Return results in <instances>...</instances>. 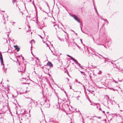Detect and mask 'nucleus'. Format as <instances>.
<instances>
[{
  "mask_svg": "<svg viewBox=\"0 0 123 123\" xmlns=\"http://www.w3.org/2000/svg\"><path fill=\"white\" fill-rule=\"evenodd\" d=\"M0 59L1 61V65H4V64L3 62V58L2 54L1 52L0 51Z\"/></svg>",
  "mask_w": 123,
  "mask_h": 123,
  "instance_id": "obj_1",
  "label": "nucleus"
},
{
  "mask_svg": "<svg viewBox=\"0 0 123 123\" xmlns=\"http://www.w3.org/2000/svg\"><path fill=\"white\" fill-rule=\"evenodd\" d=\"M47 66H49L50 67H53V65L52 64L51 62L49 61L47 64Z\"/></svg>",
  "mask_w": 123,
  "mask_h": 123,
  "instance_id": "obj_2",
  "label": "nucleus"
},
{
  "mask_svg": "<svg viewBox=\"0 0 123 123\" xmlns=\"http://www.w3.org/2000/svg\"><path fill=\"white\" fill-rule=\"evenodd\" d=\"M14 47L15 48V49L17 50V52H18L19 51L20 49V48L18 47V46L17 45H14Z\"/></svg>",
  "mask_w": 123,
  "mask_h": 123,
  "instance_id": "obj_3",
  "label": "nucleus"
},
{
  "mask_svg": "<svg viewBox=\"0 0 123 123\" xmlns=\"http://www.w3.org/2000/svg\"><path fill=\"white\" fill-rule=\"evenodd\" d=\"M23 68L22 67H20L18 68V71L19 72H23Z\"/></svg>",
  "mask_w": 123,
  "mask_h": 123,
  "instance_id": "obj_4",
  "label": "nucleus"
},
{
  "mask_svg": "<svg viewBox=\"0 0 123 123\" xmlns=\"http://www.w3.org/2000/svg\"><path fill=\"white\" fill-rule=\"evenodd\" d=\"M27 98L29 99V100L30 101V102L31 103V101H33V102L35 104V103L36 102H35V101H34L32 99L29 98Z\"/></svg>",
  "mask_w": 123,
  "mask_h": 123,
  "instance_id": "obj_5",
  "label": "nucleus"
},
{
  "mask_svg": "<svg viewBox=\"0 0 123 123\" xmlns=\"http://www.w3.org/2000/svg\"><path fill=\"white\" fill-rule=\"evenodd\" d=\"M71 60L74 61V62H75V63L76 64H77V62H78L73 57L71 59Z\"/></svg>",
  "mask_w": 123,
  "mask_h": 123,
  "instance_id": "obj_6",
  "label": "nucleus"
},
{
  "mask_svg": "<svg viewBox=\"0 0 123 123\" xmlns=\"http://www.w3.org/2000/svg\"><path fill=\"white\" fill-rule=\"evenodd\" d=\"M93 4H94V9H95V10L96 11V13H97L98 16H99V14H98V12L97 11V9L95 8V5H94V3H93Z\"/></svg>",
  "mask_w": 123,
  "mask_h": 123,
  "instance_id": "obj_7",
  "label": "nucleus"
},
{
  "mask_svg": "<svg viewBox=\"0 0 123 123\" xmlns=\"http://www.w3.org/2000/svg\"><path fill=\"white\" fill-rule=\"evenodd\" d=\"M110 101H111V102L112 104H114V103H116V102L114 100L112 101L111 100H110Z\"/></svg>",
  "mask_w": 123,
  "mask_h": 123,
  "instance_id": "obj_8",
  "label": "nucleus"
},
{
  "mask_svg": "<svg viewBox=\"0 0 123 123\" xmlns=\"http://www.w3.org/2000/svg\"><path fill=\"white\" fill-rule=\"evenodd\" d=\"M3 65V69L5 71L6 70L7 68H5V67L4 66V65Z\"/></svg>",
  "mask_w": 123,
  "mask_h": 123,
  "instance_id": "obj_9",
  "label": "nucleus"
},
{
  "mask_svg": "<svg viewBox=\"0 0 123 123\" xmlns=\"http://www.w3.org/2000/svg\"><path fill=\"white\" fill-rule=\"evenodd\" d=\"M75 20L77 21L78 23H81L80 21L77 18ZM80 25H81V24Z\"/></svg>",
  "mask_w": 123,
  "mask_h": 123,
  "instance_id": "obj_10",
  "label": "nucleus"
},
{
  "mask_svg": "<svg viewBox=\"0 0 123 123\" xmlns=\"http://www.w3.org/2000/svg\"><path fill=\"white\" fill-rule=\"evenodd\" d=\"M73 18L75 19V20L77 18V17L76 16V15H74L72 17Z\"/></svg>",
  "mask_w": 123,
  "mask_h": 123,
  "instance_id": "obj_11",
  "label": "nucleus"
},
{
  "mask_svg": "<svg viewBox=\"0 0 123 123\" xmlns=\"http://www.w3.org/2000/svg\"><path fill=\"white\" fill-rule=\"evenodd\" d=\"M80 72L82 74H83V75L85 76L86 75L85 74L84 72L82 71H80Z\"/></svg>",
  "mask_w": 123,
  "mask_h": 123,
  "instance_id": "obj_12",
  "label": "nucleus"
},
{
  "mask_svg": "<svg viewBox=\"0 0 123 123\" xmlns=\"http://www.w3.org/2000/svg\"><path fill=\"white\" fill-rule=\"evenodd\" d=\"M54 26L55 27V29L56 30V27H59V26H58V25H54Z\"/></svg>",
  "mask_w": 123,
  "mask_h": 123,
  "instance_id": "obj_13",
  "label": "nucleus"
},
{
  "mask_svg": "<svg viewBox=\"0 0 123 123\" xmlns=\"http://www.w3.org/2000/svg\"><path fill=\"white\" fill-rule=\"evenodd\" d=\"M111 43L110 41H108V46H109L110 44Z\"/></svg>",
  "mask_w": 123,
  "mask_h": 123,
  "instance_id": "obj_14",
  "label": "nucleus"
},
{
  "mask_svg": "<svg viewBox=\"0 0 123 123\" xmlns=\"http://www.w3.org/2000/svg\"><path fill=\"white\" fill-rule=\"evenodd\" d=\"M109 62L110 61H108V60H107V58H106V59H105V62H104L105 63H106V62Z\"/></svg>",
  "mask_w": 123,
  "mask_h": 123,
  "instance_id": "obj_15",
  "label": "nucleus"
},
{
  "mask_svg": "<svg viewBox=\"0 0 123 123\" xmlns=\"http://www.w3.org/2000/svg\"><path fill=\"white\" fill-rule=\"evenodd\" d=\"M67 55L68 57H69L71 59H72L73 58V57L71 56H70V55Z\"/></svg>",
  "mask_w": 123,
  "mask_h": 123,
  "instance_id": "obj_16",
  "label": "nucleus"
},
{
  "mask_svg": "<svg viewBox=\"0 0 123 123\" xmlns=\"http://www.w3.org/2000/svg\"><path fill=\"white\" fill-rule=\"evenodd\" d=\"M104 21L107 23V24H108L109 22L106 19H104Z\"/></svg>",
  "mask_w": 123,
  "mask_h": 123,
  "instance_id": "obj_17",
  "label": "nucleus"
},
{
  "mask_svg": "<svg viewBox=\"0 0 123 123\" xmlns=\"http://www.w3.org/2000/svg\"><path fill=\"white\" fill-rule=\"evenodd\" d=\"M80 28H81V31H82V32H83V33H85V34H87V35H89V36H90V35H89V34H88L87 33H84V32H83V31L82 30V27H80Z\"/></svg>",
  "mask_w": 123,
  "mask_h": 123,
  "instance_id": "obj_18",
  "label": "nucleus"
},
{
  "mask_svg": "<svg viewBox=\"0 0 123 123\" xmlns=\"http://www.w3.org/2000/svg\"><path fill=\"white\" fill-rule=\"evenodd\" d=\"M74 43L76 45L77 47L79 48L80 49V47L76 43Z\"/></svg>",
  "mask_w": 123,
  "mask_h": 123,
  "instance_id": "obj_19",
  "label": "nucleus"
},
{
  "mask_svg": "<svg viewBox=\"0 0 123 123\" xmlns=\"http://www.w3.org/2000/svg\"><path fill=\"white\" fill-rule=\"evenodd\" d=\"M12 0L13 4H14L15 2L16 1V0Z\"/></svg>",
  "mask_w": 123,
  "mask_h": 123,
  "instance_id": "obj_20",
  "label": "nucleus"
},
{
  "mask_svg": "<svg viewBox=\"0 0 123 123\" xmlns=\"http://www.w3.org/2000/svg\"><path fill=\"white\" fill-rule=\"evenodd\" d=\"M109 88V89H112V90H113L114 91H115V90H116V89H114L113 88Z\"/></svg>",
  "mask_w": 123,
  "mask_h": 123,
  "instance_id": "obj_21",
  "label": "nucleus"
},
{
  "mask_svg": "<svg viewBox=\"0 0 123 123\" xmlns=\"http://www.w3.org/2000/svg\"><path fill=\"white\" fill-rule=\"evenodd\" d=\"M99 55L101 56H102V58L103 59H106V58H105V57H104L103 56H102V55Z\"/></svg>",
  "mask_w": 123,
  "mask_h": 123,
  "instance_id": "obj_22",
  "label": "nucleus"
},
{
  "mask_svg": "<svg viewBox=\"0 0 123 123\" xmlns=\"http://www.w3.org/2000/svg\"><path fill=\"white\" fill-rule=\"evenodd\" d=\"M76 64L78 65L80 67L81 66L80 64L78 63V62H77Z\"/></svg>",
  "mask_w": 123,
  "mask_h": 123,
  "instance_id": "obj_23",
  "label": "nucleus"
},
{
  "mask_svg": "<svg viewBox=\"0 0 123 123\" xmlns=\"http://www.w3.org/2000/svg\"><path fill=\"white\" fill-rule=\"evenodd\" d=\"M46 4L47 5V6L48 7H49V6H48V3L46 2Z\"/></svg>",
  "mask_w": 123,
  "mask_h": 123,
  "instance_id": "obj_24",
  "label": "nucleus"
},
{
  "mask_svg": "<svg viewBox=\"0 0 123 123\" xmlns=\"http://www.w3.org/2000/svg\"><path fill=\"white\" fill-rule=\"evenodd\" d=\"M70 15L71 17H73V16H74V15L73 14H72L71 13V14H69Z\"/></svg>",
  "mask_w": 123,
  "mask_h": 123,
  "instance_id": "obj_25",
  "label": "nucleus"
},
{
  "mask_svg": "<svg viewBox=\"0 0 123 123\" xmlns=\"http://www.w3.org/2000/svg\"><path fill=\"white\" fill-rule=\"evenodd\" d=\"M36 105H38V104H37V102H36L35 103V104H34Z\"/></svg>",
  "mask_w": 123,
  "mask_h": 123,
  "instance_id": "obj_26",
  "label": "nucleus"
},
{
  "mask_svg": "<svg viewBox=\"0 0 123 123\" xmlns=\"http://www.w3.org/2000/svg\"><path fill=\"white\" fill-rule=\"evenodd\" d=\"M92 104H93V105H96L98 104H96L95 103H92Z\"/></svg>",
  "mask_w": 123,
  "mask_h": 123,
  "instance_id": "obj_27",
  "label": "nucleus"
},
{
  "mask_svg": "<svg viewBox=\"0 0 123 123\" xmlns=\"http://www.w3.org/2000/svg\"><path fill=\"white\" fill-rule=\"evenodd\" d=\"M21 56L22 57V58L23 60H24V57L22 56V55H21Z\"/></svg>",
  "mask_w": 123,
  "mask_h": 123,
  "instance_id": "obj_28",
  "label": "nucleus"
},
{
  "mask_svg": "<svg viewBox=\"0 0 123 123\" xmlns=\"http://www.w3.org/2000/svg\"><path fill=\"white\" fill-rule=\"evenodd\" d=\"M80 41L81 42V43L82 44L83 42H82V40L81 39H80Z\"/></svg>",
  "mask_w": 123,
  "mask_h": 123,
  "instance_id": "obj_29",
  "label": "nucleus"
},
{
  "mask_svg": "<svg viewBox=\"0 0 123 123\" xmlns=\"http://www.w3.org/2000/svg\"><path fill=\"white\" fill-rule=\"evenodd\" d=\"M62 101L63 102H66V101L65 100H62Z\"/></svg>",
  "mask_w": 123,
  "mask_h": 123,
  "instance_id": "obj_30",
  "label": "nucleus"
},
{
  "mask_svg": "<svg viewBox=\"0 0 123 123\" xmlns=\"http://www.w3.org/2000/svg\"><path fill=\"white\" fill-rule=\"evenodd\" d=\"M80 67L82 69H84V68L82 66H80Z\"/></svg>",
  "mask_w": 123,
  "mask_h": 123,
  "instance_id": "obj_31",
  "label": "nucleus"
},
{
  "mask_svg": "<svg viewBox=\"0 0 123 123\" xmlns=\"http://www.w3.org/2000/svg\"><path fill=\"white\" fill-rule=\"evenodd\" d=\"M60 40L61 41H64L63 39H61Z\"/></svg>",
  "mask_w": 123,
  "mask_h": 123,
  "instance_id": "obj_32",
  "label": "nucleus"
},
{
  "mask_svg": "<svg viewBox=\"0 0 123 123\" xmlns=\"http://www.w3.org/2000/svg\"><path fill=\"white\" fill-rule=\"evenodd\" d=\"M100 18L102 19V20H104V19L103 18H102L101 17Z\"/></svg>",
  "mask_w": 123,
  "mask_h": 123,
  "instance_id": "obj_33",
  "label": "nucleus"
},
{
  "mask_svg": "<svg viewBox=\"0 0 123 123\" xmlns=\"http://www.w3.org/2000/svg\"><path fill=\"white\" fill-rule=\"evenodd\" d=\"M75 81L77 82H78V80H77V79H76L75 80Z\"/></svg>",
  "mask_w": 123,
  "mask_h": 123,
  "instance_id": "obj_34",
  "label": "nucleus"
},
{
  "mask_svg": "<svg viewBox=\"0 0 123 123\" xmlns=\"http://www.w3.org/2000/svg\"><path fill=\"white\" fill-rule=\"evenodd\" d=\"M89 102H90V103H91V101L89 99Z\"/></svg>",
  "mask_w": 123,
  "mask_h": 123,
  "instance_id": "obj_35",
  "label": "nucleus"
},
{
  "mask_svg": "<svg viewBox=\"0 0 123 123\" xmlns=\"http://www.w3.org/2000/svg\"><path fill=\"white\" fill-rule=\"evenodd\" d=\"M78 83H79V84H82L80 82H79L78 81Z\"/></svg>",
  "mask_w": 123,
  "mask_h": 123,
  "instance_id": "obj_36",
  "label": "nucleus"
},
{
  "mask_svg": "<svg viewBox=\"0 0 123 123\" xmlns=\"http://www.w3.org/2000/svg\"><path fill=\"white\" fill-rule=\"evenodd\" d=\"M43 101L44 102H45L46 101V100H43Z\"/></svg>",
  "mask_w": 123,
  "mask_h": 123,
  "instance_id": "obj_37",
  "label": "nucleus"
},
{
  "mask_svg": "<svg viewBox=\"0 0 123 123\" xmlns=\"http://www.w3.org/2000/svg\"><path fill=\"white\" fill-rule=\"evenodd\" d=\"M90 105H93V104H92H92H90Z\"/></svg>",
  "mask_w": 123,
  "mask_h": 123,
  "instance_id": "obj_38",
  "label": "nucleus"
},
{
  "mask_svg": "<svg viewBox=\"0 0 123 123\" xmlns=\"http://www.w3.org/2000/svg\"><path fill=\"white\" fill-rule=\"evenodd\" d=\"M102 112L104 113H105V111H103Z\"/></svg>",
  "mask_w": 123,
  "mask_h": 123,
  "instance_id": "obj_39",
  "label": "nucleus"
},
{
  "mask_svg": "<svg viewBox=\"0 0 123 123\" xmlns=\"http://www.w3.org/2000/svg\"><path fill=\"white\" fill-rule=\"evenodd\" d=\"M66 79H67L68 81L69 80V79L68 78H66Z\"/></svg>",
  "mask_w": 123,
  "mask_h": 123,
  "instance_id": "obj_40",
  "label": "nucleus"
},
{
  "mask_svg": "<svg viewBox=\"0 0 123 123\" xmlns=\"http://www.w3.org/2000/svg\"><path fill=\"white\" fill-rule=\"evenodd\" d=\"M58 39H59L60 40H61V39H60V38H59V37H58Z\"/></svg>",
  "mask_w": 123,
  "mask_h": 123,
  "instance_id": "obj_41",
  "label": "nucleus"
},
{
  "mask_svg": "<svg viewBox=\"0 0 123 123\" xmlns=\"http://www.w3.org/2000/svg\"><path fill=\"white\" fill-rule=\"evenodd\" d=\"M58 39H59L60 40H61V39H60V38H59V37H58Z\"/></svg>",
  "mask_w": 123,
  "mask_h": 123,
  "instance_id": "obj_42",
  "label": "nucleus"
},
{
  "mask_svg": "<svg viewBox=\"0 0 123 123\" xmlns=\"http://www.w3.org/2000/svg\"><path fill=\"white\" fill-rule=\"evenodd\" d=\"M98 118L99 119H100L101 118V117H98Z\"/></svg>",
  "mask_w": 123,
  "mask_h": 123,
  "instance_id": "obj_43",
  "label": "nucleus"
},
{
  "mask_svg": "<svg viewBox=\"0 0 123 123\" xmlns=\"http://www.w3.org/2000/svg\"><path fill=\"white\" fill-rule=\"evenodd\" d=\"M106 58L107 59V60H109V59L108 58Z\"/></svg>",
  "mask_w": 123,
  "mask_h": 123,
  "instance_id": "obj_44",
  "label": "nucleus"
},
{
  "mask_svg": "<svg viewBox=\"0 0 123 123\" xmlns=\"http://www.w3.org/2000/svg\"><path fill=\"white\" fill-rule=\"evenodd\" d=\"M64 92L65 93V94H66V92L65 91H64Z\"/></svg>",
  "mask_w": 123,
  "mask_h": 123,
  "instance_id": "obj_45",
  "label": "nucleus"
},
{
  "mask_svg": "<svg viewBox=\"0 0 123 123\" xmlns=\"http://www.w3.org/2000/svg\"><path fill=\"white\" fill-rule=\"evenodd\" d=\"M24 65L25 66V68H26V66H25V64H24Z\"/></svg>",
  "mask_w": 123,
  "mask_h": 123,
  "instance_id": "obj_46",
  "label": "nucleus"
},
{
  "mask_svg": "<svg viewBox=\"0 0 123 123\" xmlns=\"http://www.w3.org/2000/svg\"><path fill=\"white\" fill-rule=\"evenodd\" d=\"M39 36H40V37L41 38H42V37L41 36H40V35H39Z\"/></svg>",
  "mask_w": 123,
  "mask_h": 123,
  "instance_id": "obj_47",
  "label": "nucleus"
},
{
  "mask_svg": "<svg viewBox=\"0 0 123 123\" xmlns=\"http://www.w3.org/2000/svg\"><path fill=\"white\" fill-rule=\"evenodd\" d=\"M60 88L61 89V90H63V89H62V88H60Z\"/></svg>",
  "mask_w": 123,
  "mask_h": 123,
  "instance_id": "obj_48",
  "label": "nucleus"
},
{
  "mask_svg": "<svg viewBox=\"0 0 123 123\" xmlns=\"http://www.w3.org/2000/svg\"><path fill=\"white\" fill-rule=\"evenodd\" d=\"M115 82L116 83H117V82L116 81H115Z\"/></svg>",
  "mask_w": 123,
  "mask_h": 123,
  "instance_id": "obj_49",
  "label": "nucleus"
},
{
  "mask_svg": "<svg viewBox=\"0 0 123 123\" xmlns=\"http://www.w3.org/2000/svg\"><path fill=\"white\" fill-rule=\"evenodd\" d=\"M99 110H101V109L100 108H99Z\"/></svg>",
  "mask_w": 123,
  "mask_h": 123,
  "instance_id": "obj_50",
  "label": "nucleus"
},
{
  "mask_svg": "<svg viewBox=\"0 0 123 123\" xmlns=\"http://www.w3.org/2000/svg\"><path fill=\"white\" fill-rule=\"evenodd\" d=\"M12 23H13V24H15V22H12Z\"/></svg>",
  "mask_w": 123,
  "mask_h": 123,
  "instance_id": "obj_51",
  "label": "nucleus"
},
{
  "mask_svg": "<svg viewBox=\"0 0 123 123\" xmlns=\"http://www.w3.org/2000/svg\"><path fill=\"white\" fill-rule=\"evenodd\" d=\"M39 8H40L41 9V7H39Z\"/></svg>",
  "mask_w": 123,
  "mask_h": 123,
  "instance_id": "obj_52",
  "label": "nucleus"
},
{
  "mask_svg": "<svg viewBox=\"0 0 123 123\" xmlns=\"http://www.w3.org/2000/svg\"><path fill=\"white\" fill-rule=\"evenodd\" d=\"M70 89H71V86H70Z\"/></svg>",
  "mask_w": 123,
  "mask_h": 123,
  "instance_id": "obj_53",
  "label": "nucleus"
},
{
  "mask_svg": "<svg viewBox=\"0 0 123 123\" xmlns=\"http://www.w3.org/2000/svg\"><path fill=\"white\" fill-rule=\"evenodd\" d=\"M31 53L32 54V55H33V54L32 53V51L31 52Z\"/></svg>",
  "mask_w": 123,
  "mask_h": 123,
  "instance_id": "obj_54",
  "label": "nucleus"
},
{
  "mask_svg": "<svg viewBox=\"0 0 123 123\" xmlns=\"http://www.w3.org/2000/svg\"><path fill=\"white\" fill-rule=\"evenodd\" d=\"M3 17L4 18V19H3V20L4 21V16H3Z\"/></svg>",
  "mask_w": 123,
  "mask_h": 123,
  "instance_id": "obj_55",
  "label": "nucleus"
},
{
  "mask_svg": "<svg viewBox=\"0 0 123 123\" xmlns=\"http://www.w3.org/2000/svg\"><path fill=\"white\" fill-rule=\"evenodd\" d=\"M111 63L112 64H113V63L112 62H111Z\"/></svg>",
  "mask_w": 123,
  "mask_h": 123,
  "instance_id": "obj_56",
  "label": "nucleus"
},
{
  "mask_svg": "<svg viewBox=\"0 0 123 123\" xmlns=\"http://www.w3.org/2000/svg\"><path fill=\"white\" fill-rule=\"evenodd\" d=\"M4 24H6V22L5 21L4 22Z\"/></svg>",
  "mask_w": 123,
  "mask_h": 123,
  "instance_id": "obj_57",
  "label": "nucleus"
},
{
  "mask_svg": "<svg viewBox=\"0 0 123 123\" xmlns=\"http://www.w3.org/2000/svg\"><path fill=\"white\" fill-rule=\"evenodd\" d=\"M75 33V34L77 35V33Z\"/></svg>",
  "mask_w": 123,
  "mask_h": 123,
  "instance_id": "obj_58",
  "label": "nucleus"
},
{
  "mask_svg": "<svg viewBox=\"0 0 123 123\" xmlns=\"http://www.w3.org/2000/svg\"><path fill=\"white\" fill-rule=\"evenodd\" d=\"M46 44L48 46V44Z\"/></svg>",
  "mask_w": 123,
  "mask_h": 123,
  "instance_id": "obj_59",
  "label": "nucleus"
},
{
  "mask_svg": "<svg viewBox=\"0 0 123 123\" xmlns=\"http://www.w3.org/2000/svg\"><path fill=\"white\" fill-rule=\"evenodd\" d=\"M98 57H99V58H101H101L100 57H99V56H98Z\"/></svg>",
  "mask_w": 123,
  "mask_h": 123,
  "instance_id": "obj_60",
  "label": "nucleus"
},
{
  "mask_svg": "<svg viewBox=\"0 0 123 123\" xmlns=\"http://www.w3.org/2000/svg\"><path fill=\"white\" fill-rule=\"evenodd\" d=\"M118 105V107H120V106H119V105Z\"/></svg>",
  "mask_w": 123,
  "mask_h": 123,
  "instance_id": "obj_61",
  "label": "nucleus"
},
{
  "mask_svg": "<svg viewBox=\"0 0 123 123\" xmlns=\"http://www.w3.org/2000/svg\"><path fill=\"white\" fill-rule=\"evenodd\" d=\"M72 31H73L74 32V31L73 30H72Z\"/></svg>",
  "mask_w": 123,
  "mask_h": 123,
  "instance_id": "obj_62",
  "label": "nucleus"
},
{
  "mask_svg": "<svg viewBox=\"0 0 123 123\" xmlns=\"http://www.w3.org/2000/svg\"><path fill=\"white\" fill-rule=\"evenodd\" d=\"M108 99H109L110 98H109L108 97Z\"/></svg>",
  "mask_w": 123,
  "mask_h": 123,
  "instance_id": "obj_63",
  "label": "nucleus"
},
{
  "mask_svg": "<svg viewBox=\"0 0 123 123\" xmlns=\"http://www.w3.org/2000/svg\"><path fill=\"white\" fill-rule=\"evenodd\" d=\"M80 97V96H78L77 97V98H78V97Z\"/></svg>",
  "mask_w": 123,
  "mask_h": 123,
  "instance_id": "obj_64",
  "label": "nucleus"
}]
</instances>
